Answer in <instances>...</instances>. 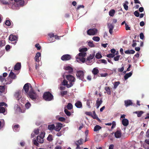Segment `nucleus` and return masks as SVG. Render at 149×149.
I'll return each mask as SVG.
<instances>
[{
    "instance_id": "1",
    "label": "nucleus",
    "mask_w": 149,
    "mask_h": 149,
    "mask_svg": "<svg viewBox=\"0 0 149 149\" xmlns=\"http://www.w3.org/2000/svg\"><path fill=\"white\" fill-rule=\"evenodd\" d=\"M66 78L69 82V84H68L67 81L64 79L62 82V84L63 86H66L68 88H70L74 84L75 81V79L73 76L70 74L66 75Z\"/></svg>"
},
{
    "instance_id": "2",
    "label": "nucleus",
    "mask_w": 149,
    "mask_h": 149,
    "mask_svg": "<svg viewBox=\"0 0 149 149\" xmlns=\"http://www.w3.org/2000/svg\"><path fill=\"white\" fill-rule=\"evenodd\" d=\"M24 91L25 93H35L31 84L29 83L24 84L22 89V91Z\"/></svg>"
},
{
    "instance_id": "3",
    "label": "nucleus",
    "mask_w": 149,
    "mask_h": 149,
    "mask_svg": "<svg viewBox=\"0 0 149 149\" xmlns=\"http://www.w3.org/2000/svg\"><path fill=\"white\" fill-rule=\"evenodd\" d=\"M3 106L7 107L8 105L5 102H1L0 103V113H2L4 115H6L7 114V112L6 111L5 108L3 107Z\"/></svg>"
},
{
    "instance_id": "4",
    "label": "nucleus",
    "mask_w": 149,
    "mask_h": 149,
    "mask_svg": "<svg viewBox=\"0 0 149 149\" xmlns=\"http://www.w3.org/2000/svg\"><path fill=\"white\" fill-rule=\"evenodd\" d=\"M45 132H41L39 136H37V140L38 142L41 143H43V138L45 136Z\"/></svg>"
},
{
    "instance_id": "5",
    "label": "nucleus",
    "mask_w": 149,
    "mask_h": 149,
    "mask_svg": "<svg viewBox=\"0 0 149 149\" xmlns=\"http://www.w3.org/2000/svg\"><path fill=\"white\" fill-rule=\"evenodd\" d=\"M84 72L82 70H79L77 72L76 76L78 78L83 81L84 77Z\"/></svg>"
},
{
    "instance_id": "6",
    "label": "nucleus",
    "mask_w": 149,
    "mask_h": 149,
    "mask_svg": "<svg viewBox=\"0 0 149 149\" xmlns=\"http://www.w3.org/2000/svg\"><path fill=\"white\" fill-rule=\"evenodd\" d=\"M43 97L45 100L48 101L51 100L53 98L52 94H44Z\"/></svg>"
},
{
    "instance_id": "7",
    "label": "nucleus",
    "mask_w": 149,
    "mask_h": 149,
    "mask_svg": "<svg viewBox=\"0 0 149 149\" xmlns=\"http://www.w3.org/2000/svg\"><path fill=\"white\" fill-rule=\"evenodd\" d=\"M18 37L17 36L13 35H10L9 37V39L11 41H14L13 43L14 45H15L17 43V39Z\"/></svg>"
},
{
    "instance_id": "8",
    "label": "nucleus",
    "mask_w": 149,
    "mask_h": 149,
    "mask_svg": "<svg viewBox=\"0 0 149 149\" xmlns=\"http://www.w3.org/2000/svg\"><path fill=\"white\" fill-rule=\"evenodd\" d=\"M98 30L97 29L93 28V29H89L87 31V34L89 35H94L97 34V33Z\"/></svg>"
},
{
    "instance_id": "9",
    "label": "nucleus",
    "mask_w": 149,
    "mask_h": 149,
    "mask_svg": "<svg viewBox=\"0 0 149 149\" xmlns=\"http://www.w3.org/2000/svg\"><path fill=\"white\" fill-rule=\"evenodd\" d=\"M95 55V53L90 54L89 56L87 57L86 59V63L87 65H90L91 62V61L94 58Z\"/></svg>"
},
{
    "instance_id": "10",
    "label": "nucleus",
    "mask_w": 149,
    "mask_h": 149,
    "mask_svg": "<svg viewBox=\"0 0 149 149\" xmlns=\"http://www.w3.org/2000/svg\"><path fill=\"white\" fill-rule=\"evenodd\" d=\"M15 97L18 100L21 99V101L23 103L24 101L25 100V98L22 97L21 94H15L14 95Z\"/></svg>"
},
{
    "instance_id": "11",
    "label": "nucleus",
    "mask_w": 149,
    "mask_h": 149,
    "mask_svg": "<svg viewBox=\"0 0 149 149\" xmlns=\"http://www.w3.org/2000/svg\"><path fill=\"white\" fill-rule=\"evenodd\" d=\"M71 58L70 55L66 54L63 55L61 57V59L63 61H67L70 60Z\"/></svg>"
},
{
    "instance_id": "12",
    "label": "nucleus",
    "mask_w": 149,
    "mask_h": 149,
    "mask_svg": "<svg viewBox=\"0 0 149 149\" xmlns=\"http://www.w3.org/2000/svg\"><path fill=\"white\" fill-rule=\"evenodd\" d=\"M27 96L33 100H35L38 97L36 94H27Z\"/></svg>"
},
{
    "instance_id": "13",
    "label": "nucleus",
    "mask_w": 149,
    "mask_h": 149,
    "mask_svg": "<svg viewBox=\"0 0 149 149\" xmlns=\"http://www.w3.org/2000/svg\"><path fill=\"white\" fill-rule=\"evenodd\" d=\"M62 124L60 123H57L56 127L55 126L54 130L57 132L59 131L62 127Z\"/></svg>"
},
{
    "instance_id": "14",
    "label": "nucleus",
    "mask_w": 149,
    "mask_h": 149,
    "mask_svg": "<svg viewBox=\"0 0 149 149\" xmlns=\"http://www.w3.org/2000/svg\"><path fill=\"white\" fill-rule=\"evenodd\" d=\"M12 128L14 132H18L19 130V126L18 124L13 125L12 126Z\"/></svg>"
},
{
    "instance_id": "15",
    "label": "nucleus",
    "mask_w": 149,
    "mask_h": 149,
    "mask_svg": "<svg viewBox=\"0 0 149 149\" xmlns=\"http://www.w3.org/2000/svg\"><path fill=\"white\" fill-rule=\"evenodd\" d=\"M107 25L108 28L109 29V33L110 34H111L113 33V30L114 28V26L111 24H109Z\"/></svg>"
},
{
    "instance_id": "16",
    "label": "nucleus",
    "mask_w": 149,
    "mask_h": 149,
    "mask_svg": "<svg viewBox=\"0 0 149 149\" xmlns=\"http://www.w3.org/2000/svg\"><path fill=\"white\" fill-rule=\"evenodd\" d=\"M64 69L68 71V73L69 74L72 73L73 72L72 68L69 66L64 67Z\"/></svg>"
},
{
    "instance_id": "17",
    "label": "nucleus",
    "mask_w": 149,
    "mask_h": 149,
    "mask_svg": "<svg viewBox=\"0 0 149 149\" xmlns=\"http://www.w3.org/2000/svg\"><path fill=\"white\" fill-rule=\"evenodd\" d=\"M75 106L78 108H82V104L81 102L77 101L75 104Z\"/></svg>"
},
{
    "instance_id": "18",
    "label": "nucleus",
    "mask_w": 149,
    "mask_h": 149,
    "mask_svg": "<svg viewBox=\"0 0 149 149\" xmlns=\"http://www.w3.org/2000/svg\"><path fill=\"white\" fill-rule=\"evenodd\" d=\"M132 102L130 100H127L125 101V105L126 107H128L130 105H132Z\"/></svg>"
},
{
    "instance_id": "19",
    "label": "nucleus",
    "mask_w": 149,
    "mask_h": 149,
    "mask_svg": "<svg viewBox=\"0 0 149 149\" xmlns=\"http://www.w3.org/2000/svg\"><path fill=\"white\" fill-rule=\"evenodd\" d=\"M102 99H100L99 100V99H98L96 101V106L97 107V108L98 109L101 104H102Z\"/></svg>"
},
{
    "instance_id": "20",
    "label": "nucleus",
    "mask_w": 149,
    "mask_h": 149,
    "mask_svg": "<svg viewBox=\"0 0 149 149\" xmlns=\"http://www.w3.org/2000/svg\"><path fill=\"white\" fill-rule=\"evenodd\" d=\"M123 125L125 126H127L129 124L128 120L126 118H124L122 120Z\"/></svg>"
},
{
    "instance_id": "21",
    "label": "nucleus",
    "mask_w": 149,
    "mask_h": 149,
    "mask_svg": "<svg viewBox=\"0 0 149 149\" xmlns=\"http://www.w3.org/2000/svg\"><path fill=\"white\" fill-rule=\"evenodd\" d=\"M92 73L94 75H96L99 73V70L96 67L94 68L92 70Z\"/></svg>"
},
{
    "instance_id": "22",
    "label": "nucleus",
    "mask_w": 149,
    "mask_h": 149,
    "mask_svg": "<svg viewBox=\"0 0 149 149\" xmlns=\"http://www.w3.org/2000/svg\"><path fill=\"white\" fill-rule=\"evenodd\" d=\"M121 134V133L120 131H117L115 133V136L117 138H120Z\"/></svg>"
},
{
    "instance_id": "23",
    "label": "nucleus",
    "mask_w": 149,
    "mask_h": 149,
    "mask_svg": "<svg viewBox=\"0 0 149 149\" xmlns=\"http://www.w3.org/2000/svg\"><path fill=\"white\" fill-rule=\"evenodd\" d=\"M21 68V63H17L15 66L14 69L15 70H19Z\"/></svg>"
},
{
    "instance_id": "24",
    "label": "nucleus",
    "mask_w": 149,
    "mask_h": 149,
    "mask_svg": "<svg viewBox=\"0 0 149 149\" xmlns=\"http://www.w3.org/2000/svg\"><path fill=\"white\" fill-rule=\"evenodd\" d=\"M132 74V72L131 71L129 73L126 74L124 76L125 80H126L129 77H131Z\"/></svg>"
},
{
    "instance_id": "25",
    "label": "nucleus",
    "mask_w": 149,
    "mask_h": 149,
    "mask_svg": "<svg viewBox=\"0 0 149 149\" xmlns=\"http://www.w3.org/2000/svg\"><path fill=\"white\" fill-rule=\"evenodd\" d=\"M41 56V54L40 52H38L36 54L35 57V61L37 62H38L39 61V58Z\"/></svg>"
},
{
    "instance_id": "26",
    "label": "nucleus",
    "mask_w": 149,
    "mask_h": 149,
    "mask_svg": "<svg viewBox=\"0 0 149 149\" xmlns=\"http://www.w3.org/2000/svg\"><path fill=\"white\" fill-rule=\"evenodd\" d=\"M48 129L50 131H52L55 129V125L54 124L48 125L47 127Z\"/></svg>"
},
{
    "instance_id": "27",
    "label": "nucleus",
    "mask_w": 149,
    "mask_h": 149,
    "mask_svg": "<svg viewBox=\"0 0 149 149\" xmlns=\"http://www.w3.org/2000/svg\"><path fill=\"white\" fill-rule=\"evenodd\" d=\"M9 77L13 79H15L16 77L15 74L11 71L9 75Z\"/></svg>"
},
{
    "instance_id": "28",
    "label": "nucleus",
    "mask_w": 149,
    "mask_h": 149,
    "mask_svg": "<svg viewBox=\"0 0 149 149\" xmlns=\"http://www.w3.org/2000/svg\"><path fill=\"white\" fill-rule=\"evenodd\" d=\"M143 113L144 112L143 111H135L134 112V113L137 114V116L139 117L141 116Z\"/></svg>"
},
{
    "instance_id": "29",
    "label": "nucleus",
    "mask_w": 149,
    "mask_h": 149,
    "mask_svg": "<svg viewBox=\"0 0 149 149\" xmlns=\"http://www.w3.org/2000/svg\"><path fill=\"white\" fill-rule=\"evenodd\" d=\"M129 3L127 1H126L125 2V3H123V6L124 9L126 10H128V6L127 5Z\"/></svg>"
},
{
    "instance_id": "30",
    "label": "nucleus",
    "mask_w": 149,
    "mask_h": 149,
    "mask_svg": "<svg viewBox=\"0 0 149 149\" xmlns=\"http://www.w3.org/2000/svg\"><path fill=\"white\" fill-rule=\"evenodd\" d=\"M101 127L98 125H96L94 127V131L97 132L101 129Z\"/></svg>"
},
{
    "instance_id": "31",
    "label": "nucleus",
    "mask_w": 149,
    "mask_h": 149,
    "mask_svg": "<svg viewBox=\"0 0 149 149\" xmlns=\"http://www.w3.org/2000/svg\"><path fill=\"white\" fill-rule=\"evenodd\" d=\"M76 142L77 143H76V144H79V145H80L83 143L84 140L82 139L81 138L79 140L77 141Z\"/></svg>"
},
{
    "instance_id": "32",
    "label": "nucleus",
    "mask_w": 149,
    "mask_h": 149,
    "mask_svg": "<svg viewBox=\"0 0 149 149\" xmlns=\"http://www.w3.org/2000/svg\"><path fill=\"white\" fill-rule=\"evenodd\" d=\"M115 10L113 9L111 10L109 12V14L110 16L113 17L115 14Z\"/></svg>"
},
{
    "instance_id": "33",
    "label": "nucleus",
    "mask_w": 149,
    "mask_h": 149,
    "mask_svg": "<svg viewBox=\"0 0 149 149\" xmlns=\"http://www.w3.org/2000/svg\"><path fill=\"white\" fill-rule=\"evenodd\" d=\"M76 58L78 59V57H76ZM78 59H79L80 61H81L82 63L86 62V60L85 58L84 57H80Z\"/></svg>"
},
{
    "instance_id": "34",
    "label": "nucleus",
    "mask_w": 149,
    "mask_h": 149,
    "mask_svg": "<svg viewBox=\"0 0 149 149\" xmlns=\"http://www.w3.org/2000/svg\"><path fill=\"white\" fill-rule=\"evenodd\" d=\"M86 53L85 52H81L79 54V56L80 57H84L86 56Z\"/></svg>"
},
{
    "instance_id": "35",
    "label": "nucleus",
    "mask_w": 149,
    "mask_h": 149,
    "mask_svg": "<svg viewBox=\"0 0 149 149\" xmlns=\"http://www.w3.org/2000/svg\"><path fill=\"white\" fill-rule=\"evenodd\" d=\"M92 102L89 100H88L86 102V105L89 108H91V104H92Z\"/></svg>"
},
{
    "instance_id": "36",
    "label": "nucleus",
    "mask_w": 149,
    "mask_h": 149,
    "mask_svg": "<svg viewBox=\"0 0 149 149\" xmlns=\"http://www.w3.org/2000/svg\"><path fill=\"white\" fill-rule=\"evenodd\" d=\"M120 84V82L119 81H116L114 83V88L116 89L117 88V86Z\"/></svg>"
},
{
    "instance_id": "37",
    "label": "nucleus",
    "mask_w": 149,
    "mask_h": 149,
    "mask_svg": "<svg viewBox=\"0 0 149 149\" xmlns=\"http://www.w3.org/2000/svg\"><path fill=\"white\" fill-rule=\"evenodd\" d=\"M104 89L107 93H111V88L109 87H105Z\"/></svg>"
},
{
    "instance_id": "38",
    "label": "nucleus",
    "mask_w": 149,
    "mask_h": 149,
    "mask_svg": "<svg viewBox=\"0 0 149 149\" xmlns=\"http://www.w3.org/2000/svg\"><path fill=\"white\" fill-rule=\"evenodd\" d=\"M95 57L97 59H100L102 57V56L100 54L97 53H96Z\"/></svg>"
},
{
    "instance_id": "39",
    "label": "nucleus",
    "mask_w": 149,
    "mask_h": 149,
    "mask_svg": "<svg viewBox=\"0 0 149 149\" xmlns=\"http://www.w3.org/2000/svg\"><path fill=\"white\" fill-rule=\"evenodd\" d=\"M5 124L4 120L2 119L1 121L0 120V128L2 127Z\"/></svg>"
},
{
    "instance_id": "40",
    "label": "nucleus",
    "mask_w": 149,
    "mask_h": 149,
    "mask_svg": "<svg viewBox=\"0 0 149 149\" xmlns=\"http://www.w3.org/2000/svg\"><path fill=\"white\" fill-rule=\"evenodd\" d=\"M64 112L66 115L68 116H70L71 115V113L67 109H65L64 110Z\"/></svg>"
},
{
    "instance_id": "41",
    "label": "nucleus",
    "mask_w": 149,
    "mask_h": 149,
    "mask_svg": "<svg viewBox=\"0 0 149 149\" xmlns=\"http://www.w3.org/2000/svg\"><path fill=\"white\" fill-rule=\"evenodd\" d=\"M73 106L70 103H69L67 106V108L68 109L70 110L72 109Z\"/></svg>"
},
{
    "instance_id": "42",
    "label": "nucleus",
    "mask_w": 149,
    "mask_h": 149,
    "mask_svg": "<svg viewBox=\"0 0 149 149\" xmlns=\"http://www.w3.org/2000/svg\"><path fill=\"white\" fill-rule=\"evenodd\" d=\"M31 106V104L29 102H27L25 104V107L26 109H28Z\"/></svg>"
},
{
    "instance_id": "43",
    "label": "nucleus",
    "mask_w": 149,
    "mask_h": 149,
    "mask_svg": "<svg viewBox=\"0 0 149 149\" xmlns=\"http://www.w3.org/2000/svg\"><path fill=\"white\" fill-rule=\"evenodd\" d=\"M93 40L97 42L99 41L100 40V38L97 36H94L93 38Z\"/></svg>"
},
{
    "instance_id": "44",
    "label": "nucleus",
    "mask_w": 149,
    "mask_h": 149,
    "mask_svg": "<svg viewBox=\"0 0 149 149\" xmlns=\"http://www.w3.org/2000/svg\"><path fill=\"white\" fill-rule=\"evenodd\" d=\"M5 86H0V92L2 93L5 90Z\"/></svg>"
},
{
    "instance_id": "45",
    "label": "nucleus",
    "mask_w": 149,
    "mask_h": 149,
    "mask_svg": "<svg viewBox=\"0 0 149 149\" xmlns=\"http://www.w3.org/2000/svg\"><path fill=\"white\" fill-rule=\"evenodd\" d=\"M107 57L109 58H113L115 56V55L112 54H107L106 55Z\"/></svg>"
},
{
    "instance_id": "46",
    "label": "nucleus",
    "mask_w": 149,
    "mask_h": 149,
    "mask_svg": "<svg viewBox=\"0 0 149 149\" xmlns=\"http://www.w3.org/2000/svg\"><path fill=\"white\" fill-rule=\"evenodd\" d=\"M47 140L49 141H52L53 140L52 135L50 134H49L47 138Z\"/></svg>"
},
{
    "instance_id": "47",
    "label": "nucleus",
    "mask_w": 149,
    "mask_h": 149,
    "mask_svg": "<svg viewBox=\"0 0 149 149\" xmlns=\"http://www.w3.org/2000/svg\"><path fill=\"white\" fill-rule=\"evenodd\" d=\"M88 45L91 47H94V45L92 42L89 41L88 43Z\"/></svg>"
},
{
    "instance_id": "48",
    "label": "nucleus",
    "mask_w": 149,
    "mask_h": 149,
    "mask_svg": "<svg viewBox=\"0 0 149 149\" xmlns=\"http://www.w3.org/2000/svg\"><path fill=\"white\" fill-rule=\"evenodd\" d=\"M33 142L34 145L37 146H38L39 145V143L38 142H37V141L36 139L33 140Z\"/></svg>"
},
{
    "instance_id": "49",
    "label": "nucleus",
    "mask_w": 149,
    "mask_h": 149,
    "mask_svg": "<svg viewBox=\"0 0 149 149\" xmlns=\"http://www.w3.org/2000/svg\"><path fill=\"white\" fill-rule=\"evenodd\" d=\"M134 15L136 17H139V13L137 10L135 11L134 13Z\"/></svg>"
},
{
    "instance_id": "50",
    "label": "nucleus",
    "mask_w": 149,
    "mask_h": 149,
    "mask_svg": "<svg viewBox=\"0 0 149 149\" xmlns=\"http://www.w3.org/2000/svg\"><path fill=\"white\" fill-rule=\"evenodd\" d=\"M87 50V48H85L81 49L79 50V51L80 52H86Z\"/></svg>"
},
{
    "instance_id": "51",
    "label": "nucleus",
    "mask_w": 149,
    "mask_h": 149,
    "mask_svg": "<svg viewBox=\"0 0 149 149\" xmlns=\"http://www.w3.org/2000/svg\"><path fill=\"white\" fill-rule=\"evenodd\" d=\"M4 40H0V47H2L5 45Z\"/></svg>"
},
{
    "instance_id": "52",
    "label": "nucleus",
    "mask_w": 149,
    "mask_h": 149,
    "mask_svg": "<svg viewBox=\"0 0 149 149\" xmlns=\"http://www.w3.org/2000/svg\"><path fill=\"white\" fill-rule=\"evenodd\" d=\"M5 24L8 26H10L11 24V22L10 20H7L6 21Z\"/></svg>"
},
{
    "instance_id": "53",
    "label": "nucleus",
    "mask_w": 149,
    "mask_h": 149,
    "mask_svg": "<svg viewBox=\"0 0 149 149\" xmlns=\"http://www.w3.org/2000/svg\"><path fill=\"white\" fill-rule=\"evenodd\" d=\"M120 55H117L116 57H114V60L115 61H118L119 58L120 57Z\"/></svg>"
},
{
    "instance_id": "54",
    "label": "nucleus",
    "mask_w": 149,
    "mask_h": 149,
    "mask_svg": "<svg viewBox=\"0 0 149 149\" xmlns=\"http://www.w3.org/2000/svg\"><path fill=\"white\" fill-rule=\"evenodd\" d=\"M35 47L37 48L38 50H40L41 49V47L39 44L37 43L35 45Z\"/></svg>"
},
{
    "instance_id": "55",
    "label": "nucleus",
    "mask_w": 149,
    "mask_h": 149,
    "mask_svg": "<svg viewBox=\"0 0 149 149\" xmlns=\"http://www.w3.org/2000/svg\"><path fill=\"white\" fill-rule=\"evenodd\" d=\"M125 29L126 30H130V27L126 23H125Z\"/></svg>"
},
{
    "instance_id": "56",
    "label": "nucleus",
    "mask_w": 149,
    "mask_h": 149,
    "mask_svg": "<svg viewBox=\"0 0 149 149\" xmlns=\"http://www.w3.org/2000/svg\"><path fill=\"white\" fill-rule=\"evenodd\" d=\"M99 61H101L102 63H103L104 64H107V63L105 59H101L99 60Z\"/></svg>"
},
{
    "instance_id": "57",
    "label": "nucleus",
    "mask_w": 149,
    "mask_h": 149,
    "mask_svg": "<svg viewBox=\"0 0 149 149\" xmlns=\"http://www.w3.org/2000/svg\"><path fill=\"white\" fill-rule=\"evenodd\" d=\"M124 70V66H123L121 68H119L118 69V72H122Z\"/></svg>"
},
{
    "instance_id": "58",
    "label": "nucleus",
    "mask_w": 149,
    "mask_h": 149,
    "mask_svg": "<svg viewBox=\"0 0 149 149\" xmlns=\"http://www.w3.org/2000/svg\"><path fill=\"white\" fill-rule=\"evenodd\" d=\"M140 38L141 39L143 40L144 38V35L142 33H141L140 34Z\"/></svg>"
},
{
    "instance_id": "59",
    "label": "nucleus",
    "mask_w": 149,
    "mask_h": 149,
    "mask_svg": "<svg viewBox=\"0 0 149 149\" xmlns=\"http://www.w3.org/2000/svg\"><path fill=\"white\" fill-rule=\"evenodd\" d=\"M58 119L60 121H63L65 120V118L63 117H60L58 118Z\"/></svg>"
},
{
    "instance_id": "60",
    "label": "nucleus",
    "mask_w": 149,
    "mask_h": 149,
    "mask_svg": "<svg viewBox=\"0 0 149 149\" xmlns=\"http://www.w3.org/2000/svg\"><path fill=\"white\" fill-rule=\"evenodd\" d=\"M34 132L36 134V135L38 134L39 133V130L38 129H36L35 130H34Z\"/></svg>"
},
{
    "instance_id": "61",
    "label": "nucleus",
    "mask_w": 149,
    "mask_h": 149,
    "mask_svg": "<svg viewBox=\"0 0 149 149\" xmlns=\"http://www.w3.org/2000/svg\"><path fill=\"white\" fill-rule=\"evenodd\" d=\"M116 124L115 122L114 121H113L112 122V126L111 127V129H113V128H114L116 126Z\"/></svg>"
},
{
    "instance_id": "62",
    "label": "nucleus",
    "mask_w": 149,
    "mask_h": 149,
    "mask_svg": "<svg viewBox=\"0 0 149 149\" xmlns=\"http://www.w3.org/2000/svg\"><path fill=\"white\" fill-rule=\"evenodd\" d=\"M84 6L83 5H79L77 7V9L79 10L80 9V8H84Z\"/></svg>"
},
{
    "instance_id": "63",
    "label": "nucleus",
    "mask_w": 149,
    "mask_h": 149,
    "mask_svg": "<svg viewBox=\"0 0 149 149\" xmlns=\"http://www.w3.org/2000/svg\"><path fill=\"white\" fill-rule=\"evenodd\" d=\"M10 46L9 45H7L6 46L5 49L6 50L8 51L10 49Z\"/></svg>"
},
{
    "instance_id": "64",
    "label": "nucleus",
    "mask_w": 149,
    "mask_h": 149,
    "mask_svg": "<svg viewBox=\"0 0 149 149\" xmlns=\"http://www.w3.org/2000/svg\"><path fill=\"white\" fill-rule=\"evenodd\" d=\"M5 78H3L2 76H0V81L1 82H3L4 81Z\"/></svg>"
}]
</instances>
